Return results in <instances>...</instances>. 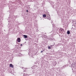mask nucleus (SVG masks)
Wrapping results in <instances>:
<instances>
[{"instance_id":"f257e3e1","label":"nucleus","mask_w":76,"mask_h":76,"mask_svg":"<svg viewBox=\"0 0 76 76\" xmlns=\"http://www.w3.org/2000/svg\"><path fill=\"white\" fill-rule=\"evenodd\" d=\"M17 42H20V38H18L17 39Z\"/></svg>"},{"instance_id":"f03ea898","label":"nucleus","mask_w":76,"mask_h":76,"mask_svg":"<svg viewBox=\"0 0 76 76\" xmlns=\"http://www.w3.org/2000/svg\"><path fill=\"white\" fill-rule=\"evenodd\" d=\"M9 67H12V68H13V65L12 64H10L9 66Z\"/></svg>"},{"instance_id":"7ed1b4c3","label":"nucleus","mask_w":76,"mask_h":76,"mask_svg":"<svg viewBox=\"0 0 76 76\" xmlns=\"http://www.w3.org/2000/svg\"><path fill=\"white\" fill-rule=\"evenodd\" d=\"M43 18H45L47 17V15H46L45 14L43 15Z\"/></svg>"},{"instance_id":"20e7f679","label":"nucleus","mask_w":76,"mask_h":76,"mask_svg":"<svg viewBox=\"0 0 76 76\" xmlns=\"http://www.w3.org/2000/svg\"><path fill=\"white\" fill-rule=\"evenodd\" d=\"M24 37L25 38H27V36H26V35H24Z\"/></svg>"},{"instance_id":"39448f33","label":"nucleus","mask_w":76,"mask_h":76,"mask_svg":"<svg viewBox=\"0 0 76 76\" xmlns=\"http://www.w3.org/2000/svg\"><path fill=\"white\" fill-rule=\"evenodd\" d=\"M70 31H68L67 32V34H70Z\"/></svg>"},{"instance_id":"423d86ee","label":"nucleus","mask_w":76,"mask_h":76,"mask_svg":"<svg viewBox=\"0 0 76 76\" xmlns=\"http://www.w3.org/2000/svg\"><path fill=\"white\" fill-rule=\"evenodd\" d=\"M63 30V29L62 28H61L59 29V31H62Z\"/></svg>"},{"instance_id":"0eeeda50","label":"nucleus","mask_w":76,"mask_h":76,"mask_svg":"<svg viewBox=\"0 0 76 76\" xmlns=\"http://www.w3.org/2000/svg\"><path fill=\"white\" fill-rule=\"evenodd\" d=\"M48 49H51V47H50V46H49L48 47Z\"/></svg>"},{"instance_id":"6e6552de","label":"nucleus","mask_w":76,"mask_h":76,"mask_svg":"<svg viewBox=\"0 0 76 76\" xmlns=\"http://www.w3.org/2000/svg\"><path fill=\"white\" fill-rule=\"evenodd\" d=\"M48 19L49 20H51V18H48Z\"/></svg>"},{"instance_id":"1a4fd4ad","label":"nucleus","mask_w":76,"mask_h":76,"mask_svg":"<svg viewBox=\"0 0 76 76\" xmlns=\"http://www.w3.org/2000/svg\"><path fill=\"white\" fill-rule=\"evenodd\" d=\"M26 12H28V10H26Z\"/></svg>"},{"instance_id":"9d476101","label":"nucleus","mask_w":76,"mask_h":76,"mask_svg":"<svg viewBox=\"0 0 76 76\" xmlns=\"http://www.w3.org/2000/svg\"><path fill=\"white\" fill-rule=\"evenodd\" d=\"M43 52V51H42L41 52V53H42Z\"/></svg>"},{"instance_id":"9b49d317","label":"nucleus","mask_w":76,"mask_h":76,"mask_svg":"<svg viewBox=\"0 0 76 76\" xmlns=\"http://www.w3.org/2000/svg\"><path fill=\"white\" fill-rule=\"evenodd\" d=\"M22 44H21V45H20V46H22Z\"/></svg>"},{"instance_id":"f8f14e48","label":"nucleus","mask_w":76,"mask_h":76,"mask_svg":"<svg viewBox=\"0 0 76 76\" xmlns=\"http://www.w3.org/2000/svg\"><path fill=\"white\" fill-rule=\"evenodd\" d=\"M43 51H44V50Z\"/></svg>"}]
</instances>
